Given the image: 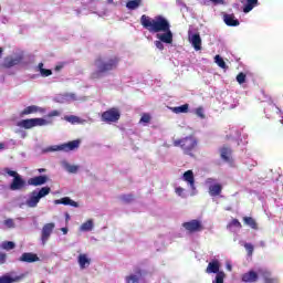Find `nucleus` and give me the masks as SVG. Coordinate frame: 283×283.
<instances>
[{"mask_svg":"<svg viewBox=\"0 0 283 283\" xmlns=\"http://www.w3.org/2000/svg\"><path fill=\"white\" fill-rule=\"evenodd\" d=\"M21 276H15L12 277L10 275H3L0 277V283H14V282H20Z\"/></svg>","mask_w":283,"mask_h":283,"instance_id":"nucleus-28","label":"nucleus"},{"mask_svg":"<svg viewBox=\"0 0 283 283\" xmlns=\"http://www.w3.org/2000/svg\"><path fill=\"white\" fill-rule=\"evenodd\" d=\"M108 1V3H114V0H107Z\"/></svg>","mask_w":283,"mask_h":283,"instance_id":"nucleus-55","label":"nucleus"},{"mask_svg":"<svg viewBox=\"0 0 283 283\" xmlns=\"http://www.w3.org/2000/svg\"><path fill=\"white\" fill-rule=\"evenodd\" d=\"M214 63L218 64L221 70H229V66L227 65V62H224V59L220 55L214 56Z\"/></svg>","mask_w":283,"mask_h":283,"instance_id":"nucleus-29","label":"nucleus"},{"mask_svg":"<svg viewBox=\"0 0 283 283\" xmlns=\"http://www.w3.org/2000/svg\"><path fill=\"white\" fill-rule=\"evenodd\" d=\"M41 76H52V70L50 69H41V72H40Z\"/></svg>","mask_w":283,"mask_h":283,"instance_id":"nucleus-39","label":"nucleus"},{"mask_svg":"<svg viewBox=\"0 0 283 283\" xmlns=\"http://www.w3.org/2000/svg\"><path fill=\"white\" fill-rule=\"evenodd\" d=\"M61 70H63V65H56L55 66V72H61Z\"/></svg>","mask_w":283,"mask_h":283,"instance_id":"nucleus-49","label":"nucleus"},{"mask_svg":"<svg viewBox=\"0 0 283 283\" xmlns=\"http://www.w3.org/2000/svg\"><path fill=\"white\" fill-rule=\"evenodd\" d=\"M182 179L189 185L191 189H196V177L193 176V170H187L184 172Z\"/></svg>","mask_w":283,"mask_h":283,"instance_id":"nucleus-15","label":"nucleus"},{"mask_svg":"<svg viewBox=\"0 0 283 283\" xmlns=\"http://www.w3.org/2000/svg\"><path fill=\"white\" fill-rule=\"evenodd\" d=\"M182 227L184 229H186V231H188V233H198L202 231V229H205V227H202V222H200V220L197 219L184 222Z\"/></svg>","mask_w":283,"mask_h":283,"instance_id":"nucleus-10","label":"nucleus"},{"mask_svg":"<svg viewBox=\"0 0 283 283\" xmlns=\"http://www.w3.org/2000/svg\"><path fill=\"white\" fill-rule=\"evenodd\" d=\"M206 273H217L216 279L212 281V283H224L226 274L224 272H220V261L213 260L210 262L206 269Z\"/></svg>","mask_w":283,"mask_h":283,"instance_id":"nucleus-6","label":"nucleus"},{"mask_svg":"<svg viewBox=\"0 0 283 283\" xmlns=\"http://www.w3.org/2000/svg\"><path fill=\"white\" fill-rule=\"evenodd\" d=\"M55 227H56V224H54V222L45 223L42 227L41 242H42L43 247H45V244H48V240H50L52 233L54 232Z\"/></svg>","mask_w":283,"mask_h":283,"instance_id":"nucleus-9","label":"nucleus"},{"mask_svg":"<svg viewBox=\"0 0 283 283\" xmlns=\"http://www.w3.org/2000/svg\"><path fill=\"white\" fill-rule=\"evenodd\" d=\"M214 6H224V0H210Z\"/></svg>","mask_w":283,"mask_h":283,"instance_id":"nucleus-44","label":"nucleus"},{"mask_svg":"<svg viewBox=\"0 0 283 283\" xmlns=\"http://www.w3.org/2000/svg\"><path fill=\"white\" fill-rule=\"evenodd\" d=\"M138 275H140V271H138Z\"/></svg>","mask_w":283,"mask_h":283,"instance_id":"nucleus-57","label":"nucleus"},{"mask_svg":"<svg viewBox=\"0 0 283 283\" xmlns=\"http://www.w3.org/2000/svg\"><path fill=\"white\" fill-rule=\"evenodd\" d=\"M282 123H283V120H282Z\"/></svg>","mask_w":283,"mask_h":283,"instance_id":"nucleus-60","label":"nucleus"},{"mask_svg":"<svg viewBox=\"0 0 283 283\" xmlns=\"http://www.w3.org/2000/svg\"><path fill=\"white\" fill-rule=\"evenodd\" d=\"M195 114L201 119L207 118V116L205 115V108L202 106L197 107Z\"/></svg>","mask_w":283,"mask_h":283,"instance_id":"nucleus-35","label":"nucleus"},{"mask_svg":"<svg viewBox=\"0 0 283 283\" xmlns=\"http://www.w3.org/2000/svg\"><path fill=\"white\" fill-rule=\"evenodd\" d=\"M61 231H62V233L64 234V235H67V228H61Z\"/></svg>","mask_w":283,"mask_h":283,"instance_id":"nucleus-50","label":"nucleus"},{"mask_svg":"<svg viewBox=\"0 0 283 283\" xmlns=\"http://www.w3.org/2000/svg\"><path fill=\"white\" fill-rule=\"evenodd\" d=\"M66 170L69 171V174H76L78 171V166L69 165L66 166Z\"/></svg>","mask_w":283,"mask_h":283,"instance_id":"nucleus-38","label":"nucleus"},{"mask_svg":"<svg viewBox=\"0 0 283 283\" xmlns=\"http://www.w3.org/2000/svg\"><path fill=\"white\" fill-rule=\"evenodd\" d=\"M15 244L12 241H4L2 243V249H4V251H12V249H14Z\"/></svg>","mask_w":283,"mask_h":283,"instance_id":"nucleus-34","label":"nucleus"},{"mask_svg":"<svg viewBox=\"0 0 283 283\" xmlns=\"http://www.w3.org/2000/svg\"><path fill=\"white\" fill-rule=\"evenodd\" d=\"M190 41L192 43V46L195 50H202V39L200 38V34L195 33L191 35Z\"/></svg>","mask_w":283,"mask_h":283,"instance_id":"nucleus-18","label":"nucleus"},{"mask_svg":"<svg viewBox=\"0 0 283 283\" xmlns=\"http://www.w3.org/2000/svg\"><path fill=\"white\" fill-rule=\"evenodd\" d=\"M207 182H213V179L212 178H208Z\"/></svg>","mask_w":283,"mask_h":283,"instance_id":"nucleus-54","label":"nucleus"},{"mask_svg":"<svg viewBox=\"0 0 283 283\" xmlns=\"http://www.w3.org/2000/svg\"><path fill=\"white\" fill-rule=\"evenodd\" d=\"M220 154H221L222 160H224L226 163H231V154H232L231 148L222 147L220 150Z\"/></svg>","mask_w":283,"mask_h":283,"instance_id":"nucleus-22","label":"nucleus"},{"mask_svg":"<svg viewBox=\"0 0 283 283\" xmlns=\"http://www.w3.org/2000/svg\"><path fill=\"white\" fill-rule=\"evenodd\" d=\"M54 202L55 205H64V206L70 205V207H78V202L70 199V197H63L61 199L55 200Z\"/></svg>","mask_w":283,"mask_h":283,"instance_id":"nucleus-20","label":"nucleus"},{"mask_svg":"<svg viewBox=\"0 0 283 283\" xmlns=\"http://www.w3.org/2000/svg\"><path fill=\"white\" fill-rule=\"evenodd\" d=\"M4 224H6V227H8L9 229H14V220H12V219H7V220H4Z\"/></svg>","mask_w":283,"mask_h":283,"instance_id":"nucleus-42","label":"nucleus"},{"mask_svg":"<svg viewBox=\"0 0 283 283\" xmlns=\"http://www.w3.org/2000/svg\"><path fill=\"white\" fill-rule=\"evenodd\" d=\"M264 282H265V283H275V280L272 279V277H265V279H264Z\"/></svg>","mask_w":283,"mask_h":283,"instance_id":"nucleus-47","label":"nucleus"},{"mask_svg":"<svg viewBox=\"0 0 283 283\" xmlns=\"http://www.w3.org/2000/svg\"><path fill=\"white\" fill-rule=\"evenodd\" d=\"M143 6V0H128L126 2L127 10H138Z\"/></svg>","mask_w":283,"mask_h":283,"instance_id":"nucleus-23","label":"nucleus"},{"mask_svg":"<svg viewBox=\"0 0 283 283\" xmlns=\"http://www.w3.org/2000/svg\"><path fill=\"white\" fill-rule=\"evenodd\" d=\"M54 116H61V112H59V111H51V112L48 114V117H49V118H53Z\"/></svg>","mask_w":283,"mask_h":283,"instance_id":"nucleus-43","label":"nucleus"},{"mask_svg":"<svg viewBox=\"0 0 283 283\" xmlns=\"http://www.w3.org/2000/svg\"><path fill=\"white\" fill-rule=\"evenodd\" d=\"M237 83H239V85H242V84L247 83V74H244L242 72L239 73L237 75Z\"/></svg>","mask_w":283,"mask_h":283,"instance_id":"nucleus-36","label":"nucleus"},{"mask_svg":"<svg viewBox=\"0 0 283 283\" xmlns=\"http://www.w3.org/2000/svg\"><path fill=\"white\" fill-rule=\"evenodd\" d=\"M34 127H43V125H50L52 122H48L44 118H33Z\"/></svg>","mask_w":283,"mask_h":283,"instance_id":"nucleus-33","label":"nucleus"},{"mask_svg":"<svg viewBox=\"0 0 283 283\" xmlns=\"http://www.w3.org/2000/svg\"><path fill=\"white\" fill-rule=\"evenodd\" d=\"M242 282L244 283H254L258 282L259 276H258V272L251 270L244 274H242L241 276Z\"/></svg>","mask_w":283,"mask_h":283,"instance_id":"nucleus-13","label":"nucleus"},{"mask_svg":"<svg viewBox=\"0 0 283 283\" xmlns=\"http://www.w3.org/2000/svg\"><path fill=\"white\" fill-rule=\"evenodd\" d=\"M139 123H151V115L144 113L140 117Z\"/></svg>","mask_w":283,"mask_h":283,"instance_id":"nucleus-37","label":"nucleus"},{"mask_svg":"<svg viewBox=\"0 0 283 283\" xmlns=\"http://www.w3.org/2000/svg\"><path fill=\"white\" fill-rule=\"evenodd\" d=\"M45 171H46L45 168H40V169H39V172H40V174H43V172H45Z\"/></svg>","mask_w":283,"mask_h":283,"instance_id":"nucleus-52","label":"nucleus"},{"mask_svg":"<svg viewBox=\"0 0 283 283\" xmlns=\"http://www.w3.org/2000/svg\"><path fill=\"white\" fill-rule=\"evenodd\" d=\"M50 191H52L50 187H42L39 191L33 190L29 199H27L25 201L27 207H29L30 209L36 208L39 202H41V198L50 196Z\"/></svg>","mask_w":283,"mask_h":283,"instance_id":"nucleus-4","label":"nucleus"},{"mask_svg":"<svg viewBox=\"0 0 283 283\" xmlns=\"http://www.w3.org/2000/svg\"><path fill=\"white\" fill-rule=\"evenodd\" d=\"M19 127H23L24 129H32L34 127V118L22 119L19 124Z\"/></svg>","mask_w":283,"mask_h":283,"instance_id":"nucleus-27","label":"nucleus"},{"mask_svg":"<svg viewBox=\"0 0 283 283\" xmlns=\"http://www.w3.org/2000/svg\"><path fill=\"white\" fill-rule=\"evenodd\" d=\"M222 193V185L214 184L209 186V195L212 198H216V196H220Z\"/></svg>","mask_w":283,"mask_h":283,"instance_id":"nucleus-19","label":"nucleus"},{"mask_svg":"<svg viewBox=\"0 0 283 283\" xmlns=\"http://www.w3.org/2000/svg\"><path fill=\"white\" fill-rule=\"evenodd\" d=\"M243 222L247 227H250V229L258 231V221H255L253 217H243Z\"/></svg>","mask_w":283,"mask_h":283,"instance_id":"nucleus-24","label":"nucleus"},{"mask_svg":"<svg viewBox=\"0 0 283 283\" xmlns=\"http://www.w3.org/2000/svg\"><path fill=\"white\" fill-rule=\"evenodd\" d=\"M223 21L229 28H238V25H240V20L235 19L234 14H224Z\"/></svg>","mask_w":283,"mask_h":283,"instance_id":"nucleus-12","label":"nucleus"},{"mask_svg":"<svg viewBox=\"0 0 283 283\" xmlns=\"http://www.w3.org/2000/svg\"><path fill=\"white\" fill-rule=\"evenodd\" d=\"M244 249L248 251V255H253V250H254L253 244L245 243Z\"/></svg>","mask_w":283,"mask_h":283,"instance_id":"nucleus-40","label":"nucleus"},{"mask_svg":"<svg viewBox=\"0 0 283 283\" xmlns=\"http://www.w3.org/2000/svg\"><path fill=\"white\" fill-rule=\"evenodd\" d=\"M42 283H45V282H42Z\"/></svg>","mask_w":283,"mask_h":283,"instance_id":"nucleus-59","label":"nucleus"},{"mask_svg":"<svg viewBox=\"0 0 283 283\" xmlns=\"http://www.w3.org/2000/svg\"><path fill=\"white\" fill-rule=\"evenodd\" d=\"M230 224L231 227H237V229H242V223L238 219H233Z\"/></svg>","mask_w":283,"mask_h":283,"instance_id":"nucleus-41","label":"nucleus"},{"mask_svg":"<svg viewBox=\"0 0 283 283\" xmlns=\"http://www.w3.org/2000/svg\"><path fill=\"white\" fill-rule=\"evenodd\" d=\"M41 113L43 114L45 112V109L36 106V105H31L25 107L22 112H21V116H28L30 114H36V113Z\"/></svg>","mask_w":283,"mask_h":283,"instance_id":"nucleus-17","label":"nucleus"},{"mask_svg":"<svg viewBox=\"0 0 283 283\" xmlns=\"http://www.w3.org/2000/svg\"><path fill=\"white\" fill-rule=\"evenodd\" d=\"M92 229H94V221L92 219L81 226V231H92Z\"/></svg>","mask_w":283,"mask_h":283,"instance_id":"nucleus-31","label":"nucleus"},{"mask_svg":"<svg viewBox=\"0 0 283 283\" xmlns=\"http://www.w3.org/2000/svg\"><path fill=\"white\" fill-rule=\"evenodd\" d=\"M81 147V140L75 139L69 142L66 144H61L59 146H52L50 151H74V149H78Z\"/></svg>","mask_w":283,"mask_h":283,"instance_id":"nucleus-7","label":"nucleus"},{"mask_svg":"<svg viewBox=\"0 0 283 283\" xmlns=\"http://www.w3.org/2000/svg\"><path fill=\"white\" fill-rule=\"evenodd\" d=\"M174 147H179L184 151L185 156L193 158L196 149H198V138L193 135L172 140Z\"/></svg>","mask_w":283,"mask_h":283,"instance_id":"nucleus-3","label":"nucleus"},{"mask_svg":"<svg viewBox=\"0 0 283 283\" xmlns=\"http://www.w3.org/2000/svg\"><path fill=\"white\" fill-rule=\"evenodd\" d=\"M20 262H27L29 264H32V262H39V255L32 252H24L20 256Z\"/></svg>","mask_w":283,"mask_h":283,"instance_id":"nucleus-16","label":"nucleus"},{"mask_svg":"<svg viewBox=\"0 0 283 283\" xmlns=\"http://www.w3.org/2000/svg\"><path fill=\"white\" fill-rule=\"evenodd\" d=\"M45 182H48V176H36L28 180V185L32 187H41V185H45Z\"/></svg>","mask_w":283,"mask_h":283,"instance_id":"nucleus-14","label":"nucleus"},{"mask_svg":"<svg viewBox=\"0 0 283 283\" xmlns=\"http://www.w3.org/2000/svg\"><path fill=\"white\" fill-rule=\"evenodd\" d=\"M38 70L40 71V73H41V70H44V69H43V62H40V63L38 64Z\"/></svg>","mask_w":283,"mask_h":283,"instance_id":"nucleus-48","label":"nucleus"},{"mask_svg":"<svg viewBox=\"0 0 283 283\" xmlns=\"http://www.w3.org/2000/svg\"><path fill=\"white\" fill-rule=\"evenodd\" d=\"M6 174H8V176H11V178H13L9 186V189L11 191H23V189L28 187V182L24 180L23 177H21V175H19V172L7 169Z\"/></svg>","mask_w":283,"mask_h":283,"instance_id":"nucleus-5","label":"nucleus"},{"mask_svg":"<svg viewBox=\"0 0 283 283\" xmlns=\"http://www.w3.org/2000/svg\"><path fill=\"white\" fill-rule=\"evenodd\" d=\"M0 12H1V7H0Z\"/></svg>","mask_w":283,"mask_h":283,"instance_id":"nucleus-58","label":"nucleus"},{"mask_svg":"<svg viewBox=\"0 0 283 283\" xmlns=\"http://www.w3.org/2000/svg\"><path fill=\"white\" fill-rule=\"evenodd\" d=\"M0 149H6V145L3 143H0Z\"/></svg>","mask_w":283,"mask_h":283,"instance_id":"nucleus-51","label":"nucleus"},{"mask_svg":"<svg viewBox=\"0 0 283 283\" xmlns=\"http://www.w3.org/2000/svg\"><path fill=\"white\" fill-rule=\"evenodd\" d=\"M6 253H0V264H6Z\"/></svg>","mask_w":283,"mask_h":283,"instance_id":"nucleus-46","label":"nucleus"},{"mask_svg":"<svg viewBox=\"0 0 283 283\" xmlns=\"http://www.w3.org/2000/svg\"><path fill=\"white\" fill-rule=\"evenodd\" d=\"M102 120L104 123H118L120 120V111L118 108H109L102 114Z\"/></svg>","mask_w":283,"mask_h":283,"instance_id":"nucleus-8","label":"nucleus"},{"mask_svg":"<svg viewBox=\"0 0 283 283\" xmlns=\"http://www.w3.org/2000/svg\"><path fill=\"white\" fill-rule=\"evenodd\" d=\"M64 120L71 123V125H76V123H81V118L76 115H66L64 116Z\"/></svg>","mask_w":283,"mask_h":283,"instance_id":"nucleus-30","label":"nucleus"},{"mask_svg":"<svg viewBox=\"0 0 283 283\" xmlns=\"http://www.w3.org/2000/svg\"><path fill=\"white\" fill-rule=\"evenodd\" d=\"M77 262L80 264V269H85L86 266H90L92 261L87 258V254H80Z\"/></svg>","mask_w":283,"mask_h":283,"instance_id":"nucleus-21","label":"nucleus"},{"mask_svg":"<svg viewBox=\"0 0 283 283\" xmlns=\"http://www.w3.org/2000/svg\"><path fill=\"white\" fill-rule=\"evenodd\" d=\"M119 200H122V202H125V205H129L134 202L135 198L134 195H120Z\"/></svg>","mask_w":283,"mask_h":283,"instance_id":"nucleus-32","label":"nucleus"},{"mask_svg":"<svg viewBox=\"0 0 283 283\" xmlns=\"http://www.w3.org/2000/svg\"><path fill=\"white\" fill-rule=\"evenodd\" d=\"M140 25L150 34H156L155 46L157 50H165V44L174 43V33L171 32V24L163 15H157L154 19L147 14L140 17Z\"/></svg>","mask_w":283,"mask_h":283,"instance_id":"nucleus-1","label":"nucleus"},{"mask_svg":"<svg viewBox=\"0 0 283 283\" xmlns=\"http://www.w3.org/2000/svg\"><path fill=\"white\" fill-rule=\"evenodd\" d=\"M182 193H185V188H181V187L176 188L177 196H182Z\"/></svg>","mask_w":283,"mask_h":283,"instance_id":"nucleus-45","label":"nucleus"},{"mask_svg":"<svg viewBox=\"0 0 283 283\" xmlns=\"http://www.w3.org/2000/svg\"><path fill=\"white\" fill-rule=\"evenodd\" d=\"M119 63L120 57L118 55L97 56L94 60L96 71L91 73V80L98 81L99 78H103V76H105V74H107L108 72H114V70H118Z\"/></svg>","mask_w":283,"mask_h":283,"instance_id":"nucleus-2","label":"nucleus"},{"mask_svg":"<svg viewBox=\"0 0 283 283\" xmlns=\"http://www.w3.org/2000/svg\"><path fill=\"white\" fill-rule=\"evenodd\" d=\"M21 61H23V57L21 55H18L15 57L7 56L4 59L2 67H6V70H10V67H14V65H19Z\"/></svg>","mask_w":283,"mask_h":283,"instance_id":"nucleus-11","label":"nucleus"},{"mask_svg":"<svg viewBox=\"0 0 283 283\" xmlns=\"http://www.w3.org/2000/svg\"><path fill=\"white\" fill-rule=\"evenodd\" d=\"M247 3L243 6V12L244 14H249L253 8L258 6V0H245Z\"/></svg>","mask_w":283,"mask_h":283,"instance_id":"nucleus-25","label":"nucleus"},{"mask_svg":"<svg viewBox=\"0 0 283 283\" xmlns=\"http://www.w3.org/2000/svg\"><path fill=\"white\" fill-rule=\"evenodd\" d=\"M2 54H3V48H0V59Z\"/></svg>","mask_w":283,"mask_h":283,"instance_id":"nucleus-53","label":"nucleus"},{"mask_svg":"<svg viewBox=\"0 0 283 283\" xmlns=\"http://www.w3.org/2000/svg\"><path fill=\"white\" fill-rule=\"evenodd\" d=\"M171 112H174V114H187L189 113V104H184L181 106L172 107Z\"/></svg>","mask_w":283,"mask_h":283,"instance_id":"nucleus-26","label":"nucleus"},{"mask_svg":"<svg viewBox=\"0 0 283 283\" xmlns=\"http://www.w3.org/2000/svg\"><path fill=\"white\" fill-rule=\"evenodd\" d=\"M229 271H231V265L228 266Z\"/></svg>","mask_w":283,"mask_h":283,"instance_id":"nucleus-56","label":"nucleus"}]
</instances>
